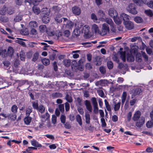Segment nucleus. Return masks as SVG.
<instances>
[{
	"instance_id": "nucleus-1",
	"label": "nucleus",
	"mask_w": 153,
	"mask_h": 153,
	"mask_svg": "<svg viewBox=\"0 0 153 153\" xmlns=\"http://www.w3.org/2000/svg\"><path fill=\"white\" fill-rule=\"evenodd\" d=\"M63 19V28L65 29H71L74 26V24L67 18H62Z\"/></svg>"
},
{
	"instance_id": "nucleus-2",
	"label": "nucleus",
	"mask_w": 153,
	"mask_h": 153,
	"mask_svg": "<svg viewBox=\"0 0 153 153\" xmlns=\"http://www.w3.org/2000/svg\"><path fill=\"white\" fill-rule=\"evenodd\" d=\"M109 31V27L108 25L105 23L102 24V29L100 31V34L104 36L108 33Z\"/></svg>"
},
{
	"instance_id": "nucleus-3",
	"label": "nucleus",
	"mask_w": 153,
	"mask_h": 153,
	"mask_svg": "<svg viewBox=\"0 0 153 153\" xmlns=\"http://www.w3.org/2000/svg\"><path fill=\"white\" fill-rule=\"evenodd\" d=\"M127 9L128 12L134 15L137 14V13L134 4H129Z\"/></svg>"
},
{
	"instance_id": "nucleus-4",
	"label": "nucleus",
	"mask_w": 153,
	"mask_h": 153,
	"mask_svg": "<svg viewBox=\"0 0 153 153\" xmlns=\"http://www.w3.org/2000/svg\"><path fill=\"white\" fill-rule=\"evenodd\" d=\"M123 24L126 28L128 30H131L134 28L133 23L129 20L123 22Z\"/></svg>"
},
{
	"instance_id": "nucleus-5",
	"label": "nucleus",
	"mask_w": 153,
	"mask_h": 153,
	"mask_svg": "<svg viewBox=\"0 0 153 153\" xmlns=\"http://www.w3.org/2000/svg\"><path fill=\"white\" fill-rule=\"evenodd\" d=\"M108 14L111 18H115L116 17H117L118 15V13L117 11L113 8H110L108 11Z\"/></svg>"
},
{
	"instance_id": "nucleus-6",
	"label": "nucleus",
	"mask_w": 153,
	"mask_h": 153,
	"mask_svg": "<svg viewBox=\"0 0 153 153\" xmlns=\"http://www.w3.org/2000/svg\"><path fill=\"white\" fill-rule=\"evenodd\" d=\"M136 121L137 122L135 123L136 126L138 128H140L143 126L145 123V118L144 117H141L140 120Z\"/></svg>"
},
{
	"instance_id": "nucleus-7",
	"label": "nucleus",
	"mask_w": 153,
	"mask_h": 153,
	"mask_svg": "<svg viewBox=\"0 0 153 153\" xmlns=\"http://www.w3.org/2000/svg\"><path fill=\"white\" fill-rule=\"evenodd\" d=\"M91 30L92 33L96 34H99L100 31L98 26L96 24H94L91 25Z\"/></svg>"
},
{
	"instance_id": "nucleus-8",
	"label": "nucleus",
	"mask_w": 153,
	"mask_h": 153,
	"mask_svg": "<svg viewBox=\"0 0 153 153\" xmlns=\"http://www.w3.org/2000/svg\"><path fill=\"white\" fill-rule=\"evenodd\" d=\"M44 14L42 18V21L44 23H47L49 22L50 19L49 16L50 12H47Z\"/></svg>"
},
{
	"instance_id": "nucleus-9",
	"label": "nucleus",
	"mask_w": 153,
	"mask_h": 153,
	"mask_svg": "<svg viewBox=\"0 0 153 153\" xmlns=\"http://www.w3.org/2000/svg\"><path fill=\"white\" fill-rule=\"evenodd\" d=\"M50 117V115L48 112L46 113L45 114L40 115V118L41 120L42 123H45L48 120Z\"/></svg>"
},
{
	"instance_id": "nucleus-10",
	"label": "nucleus",
	"mask_w": 153,
	"mask_h": 153,
	"mask_svg": "<svg viewBox=\"0 0 153 153\" xmlns=\"http://www.w3.org/2000/svg\"><path fill=\"white\" fill-rule=\"evenodd\" d=\"M141 114V112L139 111H136L132 118V120L134 121H137L140 119Z\"/></svg>"
},
{
	"instance_id": "nucleus-11",
	"label": "nucleus",
	"mask_w": 153,
	"mask_h": 153,
	"mask_svg": "<svg viewBox=\"0 0 153 153\" xmlns=\"http://www.w3.org/2000/svg\"><path fill=\"white\" fill-rule=\"evenodd\" d=\"M81 27L82 26H81ZM89 27L88 25H85L82 28H81V30L82 33L86 35H88L89 32Z\"/></svg>"
},
{
	"instance_id": "nucleus-12",
	"label": "nucleus",
	"mask_w": 153,
	"mask_h": 153,
	"mask_svg": "<svg viewBox=\"0 0 153 153\" xmlns=\"http://www.w3.org/2000/svg\"><path fill=\"white\" fill-rule=\"evenodd\" d=\"M117 100L114 99L113 100V103L114 105V109L115 111H117L120 108L121 102L120 101L116 102Z\"/></svg>"
},
{
	"instance_id": "nucleus-13",
	"label": "nucleus",
	"mask_w": 153,
	"mask_h": 153,
	"mask_svg": "<svg viewBox=\"0 0 153 153\" xmlns=\"http://www.w3.org/2000/svg\"><path fill=\"white\" fill-rule=\"evenodd\" d=\"M120 17L123 19V22L129 21L131 19V17L130 16L125 13H121L120 14Z\"/></svg>"
},
{
	"instance_id": "nucleus-14",
	"label": "nucleus",
	"mask_w": 153,
	"mask_h": 153,
	"mask_svg": "<svg viewBox=\"0 0 153 153\" xmlns=\"http://www.w3.org/2000/svg\"><path fill=\"white\" fill-rule=\"evenodd\" d=\"M72 11L76 15H79L81 13L80 8L77 6H74L72 8Z\"/></svg>"
},
{
	"instance_id": "nucleus-15",
	"label": "nucleus",
	"mask_w": 153,
	"mask_h": 153,
	"mask_svg": "<svg viewBox=\"0 0 153 153\" xmlns=\"http://www.w3.org/2000/svg\"><path fill=\"white\" fill-rule=\"evenodd\" d=\"M142 1L149 7L153 9V1L149 0H142Z\"/></svg>"
},
{
	"instance_id": "nucleus-16",
	"label": "nucleus",
	"mask_w": 153,
	"mask_h": 153,
	"mask_svg": "<svg viewBox=\"0 0 153 153\" xmlns=\"http://www.w3.org/2000/svg\"><path fill=\"white\" fill-rule=\"evenodd\" d=\"M81 26H82V25H80L79 26H78V28H76L74 30L73 34L75 36H78L80 34Z\"/></svg>"
},
{
	"instance_id": "nucleus-17",
	"label": "nucleus",
	"mask_w": 153,
	"mask_h": 153,
	"mask_svg": "<svg viewBox=\"0 0 153 153\" xmlns=\"http://www.w3.org/2000/svg\"><path fill=\"white\" fill-rule=\"evenodd\" d=\"M85 105L87 109L90 112L92 111V107L91 105V103L88 100H86L85 101Z\"/></svg>"
},
{
	"instance_id": "nucleus-18",
	"label": "nucleus",
	"mask_w": 153,
	"mask_h": 153,
	"mask_svg": "<svg viewBox=\"0 0 153 153\" xmlns=\"http://www.w3.org/2000/svg\"><path fill=\"white\" fill-rule=\"evenodd\" d=\"M22 16L23 15L21 13H19L15 17L14 20L16 22H19L22 20Z\"/></svg>"
},
{
	"instance_id": "nucleus-19",
	"label": "nucleus",
	"mask_w": 153,
	"mask_h": 153,
	"mask_svg": "<svg viewBox=\"0 0 153 153\" xmlns=\"http://www.w3.org/2000/svg\"><path fill=\"white\" fill-rule=\"evenodd\" d=\"M37 25V23L34 21H30L29 24V27L31 28L36 27Z\"/></svg>"
},
{
	"instance_id": "nucleus-20",
	"label": "nucleus",
	"mask_w": 153,
	"mask_h": 153,
	"mask_svg": "<svg viewBox=\"0 0 153 153\" xmlns=\"http://www.w3.org/2000/svg\"><path fill=\"white\" fill-rule=\"evenodd\" d=\"M39 30L41 33H43L46 32L48 30L47 29L46 26L45 25H42L39 27Z\"/></svg>"
},
{
	"instance_id": "nucleus-21",
	"label": "nucleus",
	"mask_w": 153,
	"mask_h": 153,
	"mask_svg": "<svg viewBox=\"0 0 153 153\" xmlns=\"http://www.w3.org/2000/svg\"><path fill=\"white\" fill-rule=\"evenodd\" d=\"M31 145L36 147H41L42 146L41 144H39L36 140H33L31 141Z\"/></svg>"
},
{
	"instance_id": "nucleus-22",
	"label": "nucleus",
	"mask_w": 153,
	"mask_h": 153,
	"mask_svg": "<svg viewBox=\"0 0 153 153\" xmlns=\"http://www.w3.org/2000/svg\"><path fill=\"white\" fill-rule=\"evenodd\" d=\"M127 93L125 91H123L121 96L122 104L123 105L125 102L126 97Z\"/></svg>"
},
{
	"instance_id": "nucleus-23",
	"label": "nucleus",
	"mask_w": 153,
	"mask_h": 153,
	"mask_svg": "<svg viewBox=\"0 0 153 153\" xmlns=\"http://www.w3.org/2000/svg\"><path fill=\"white\" fill-rule=\"evenodd\" d=\"M7 11V9L6 6H4L0 8V14L1 15H5Z\"/></svg>"
},
{
	"instance_id": "nucleus-24",
	"label": "nucleus",
	"mask_w": 153,
	"mask_h": 153,
	"mask_svg": "<svg viewBox=\"0 0 153 153\" xmlns=\"http://www.w3.org/2000/svg\"><path fill=\"white\" fill-rule=\"evenodd\" d=\"M114 20L116 24L117 25H120L122 22V18L120 17H116L114 19Z\"/></svg>"
},
{
	"instance_id": "nucleus-25",
	"label": "nucleus",
	"mask_w": 153,
	"mask_h": 153,
	"mask_svg": "<svg viewBox=\"0 0 153 153\" xmlns=\"http://www.w3.org/2000/svg\"><path fill=\"white\" fill-rule=\"evenodd\" d=\"M64 65L67 67H68L70 66L71 64V60L69 59H65L63 60Z\"/></svg>"
},
{
	"instance_id": "nucleus-26",
	"label": "nucleus",
	"mask_w": 153,
	"mask_h": 153,
	"mask_svg": "<svg viewBox=\"0 0 153 153\" xmlns=\"http://www.w3.org/2000/svg\"><path fill=\"white\" fill-rule=\"evenodd\" d=\"M127 60L128 62H133L134 61V58L133 56L131 54H128L127 55Z\"/></svg>"
},
{
	"instance_id": "nucleus-27",
	"label": "nucleus",
	"mask_w": 153,
	"mask_h": 153,
	"mask_svg": "<svg viewBox=\"0 0 153 153\" xmlns=\"http://www.w3.org/2000/svg\"><path fill=\"white\" fill-rule=\"evenodd\" d=\"M18 40H16V42L18 43L23 47H25L26 45L25 43L22 41V40L25 41L26 39H23L20 38H18Z\"/></svg>"
},
{
	"instance_id": "nucleus-28",
	"label": "nucleus",
	"mask_w": 153,
	"mask_h": 153,
	"mask_svg": "<svg viewBox=\"0 0 153 153\" xmlns=\"http://www.w3.org/2000/svg\"><path fill=\"white\" fill-rule=\"evenodd\" d=\"M32 10L34 13L36 14H38L40 13L39 8L36 6H34L32 8Z\"/></svg>"
},
{
	"instance_id": "nucleus-29",
	"label": "nucleus",
	"mask_w": 153,
	"mask_h": 153,
	"mask_svg": "<svg viewBox=\"0 0 153 153\" xmlns=\"http://www.w3.org/2000/svg\"><path fill=\"white\" fill-rule=\"evenodd\" d=\"M141 92V89L139 88H136L135 89L133 90L132 91V92L134 95L139 94Z\"/></svg>"
},
{
	"instance_id": "nucleus-30",
	"label": "nucleus",
	"mask_w": 153,
	"mask_h": 153,
	"mask_svg": "<svg viewBox=\"0 0 153 153\" xmlns=\"http://www.w3.org/2000/svg\"><path fill=\"white\" fill-rule=\"evenodd\" d=\"M105 22L108 24L110 25L111 27H112L113 26L114 23L111 19L109 18H106L105 19Z\"/></svg>"
},
{
	"instance_id": "nucleus-31",
	"label": "nucleus",
	"mask_w": 153,
	"mask_h": 153,
	"mask_svg": "<svg viewBox=\"0 0 153 153\" xmlns=\"http://www.w3.org/2000/svg\"><path fill=\"white\" fill-rule=\"evenodd\" d=\"M31 120V118L28 116L25 118L24 121L25 124L28 125L30 123Z\"/></svg>"
},
{
	"instance_id": "nucleus-32",
	"label": "nucleus",
	"mask_w": 153,
	"mask_h": 153,
	"mask_svg": "<svg viewBox=\"0 0 153 153\" xmlns=\"http://www.w3.org/2000/svg\"><path fill=\"white\" fill-rule=\"evenodd\" d=\"M85 122L87 124H89L90 123V117L89 114L86 113L85 114Z\"/></svg>"
},
{
	"instance_id": "nucleus-33",
	"label": "nucleus",
	"mask_w": 153,
	"mask_h": 153,
	"mask_svg": "<svg viewBox=\"0 0 153 153\" xmlns=\"http://www.w3.org/2000/svg\"><path fill=\"white\" fill-rule=\"evenodd\" d=\"M37 110L41 113H42L45 112V108L42 105H40L39 106Z\"/></svg>"
},
{
	"instance_id": "nucleus-34",
	"label": "nucleus",
	"mask_w": 153,
	"mask_h": 153,
	"mask_svg": "<svg viewBox=\"0 0 153 153\" xmlns=\"http://www.w3.org/2000/svg\"><path fill=\"white\" fill-rule=\"evenodd\" d=\"M76 117L77 122L81 126L82 125V121L80 116L79 114L77 115L76 116Z\"/></svg>"
},
{
	"instance_id": "nucleus-35",
	"label": "nucleus",
	"mask_w": 153,
	"mask_h": 153,
	"mask_svg": "<svg viewBox=\"0 0 153 153\" xmlns=\"http://www.w3.org/2000/svg\"><path fill=\"white\" fill-rule=\"evenodd\" d=\"M55 20L57 23H60L62 21V19L61 18V16L57 15L55 18Z\"/></svg>"
},
{
	"instance_id": "nucleus-36",
	"label": "nucleus",
	"mask_w": 153,
	"mask_h": 153,
	"mask_svg": "<svg viewBox=\"0 0 153 153\" xmlns=\"http://www.w3.org/2000/svg\"><path fill=\"white\" fill-rule=\"evenodd\" d=\"M19 64V61L18 60H16L14 63V65L15 66V68H14L13 70V72H15L16 73L19 72V71L17 70H16V69L17 68L16 67L18 66V65Z\"/></svg>"
},
{
	"instance_id": "nucleus-37",
	"label": "nucleus",
	"mask_w": 153,
	"mask_h": 153,
	"mask_svg": "<svg viewBox=\"0 0 153 153\" xmlns=\"http://www.w3.org/2000/svg\"><path fill=\"white\" fill-rule=\"evenodd\" d=\"M13 48L11 47H9L7 49V53L8 55L11 56L13 54Z\"/></svg>"
},
{
	"instance_id": "nucleus-38",
	"label": "nucleus",
	"mask_w": 153,
	"mask_h": 153,
	"mask_svg": "<svg viewBox=\"0 0 153 153\" xmlns=\"http://www.w3.org/2000/svg\"><path fill=\"white\" fill-rule=\"evenodd\" d=\"M43 64L45 65H47L49 64L50 61L48 59L44 58L42 61Z\"/></svg>"
},
{
	"instance_id": "nucleus-39",
	"label": "nucleus",
	"mask_w": 153,
	"mask_h": 153,
	"mask_svg": "<svg viewBox=\"0 0 153 153\" xmlns=\"http://www.w3.org/2000/svg\"><path fill=\"white\" fill-rule=\"evenodd\" d=\"M120 57L123 62H125L126 59V53L125 52H121L120 53Z\"/></svg>"
},
{
	"instance_id": "nucleus-40",
	"label": "nucleus",
	"mask_w": 153,
	"mask_h": 153,
	"mask_svg": "<svg viewBox=\"0 0 153 153\" xmlns=\"http://www.w3.org/2000/svg\"><path fill=\"white\" fill-rule=\"evenodd\" d=\"M97 15L100 17H104L105 15L103 11L101 10H100L98 11Z\"/></svg>"
},
{
	"instance_id": "nucleus-41",
	"label": "nucleus",
	"mask_w": 153,
	"mask_h": 153,
	"mask_svg": "<svg viewBox=\"0 0 153 153\" xmlns=\"http://www.w3.org/2000/svg\"><path fill=\"white\" fill-rule=\"evenodd\" d=\"M79 52V50L74 51H72V53H74L73 54V57L74 59L77 58L79 57V55L78 54L76 53H78Z\"/></svg>"
},
{
	"instance_id": "nucleus-42",
	"label": "nucleus",
	"mask_w": 153,
	"mask_h": 153,
	"mask_svg": "<svg viewBox=\"0 0 153 153\" xmlns=\"http://www.w3.org/2000/svg\"><path fill=\"white\" fill-rule=\"evenodd\" d=\"M18 107L16 105H13L11 108V111L14 114H15L17 112Z\"/></svg>"
},
{
	"instance_id": "nucleus-43",
	"label": "nucleus",
	"mask_w": 153,
	"mask_h": 153,
	"mask_svg": "<svg viewBox=\"0 0 153 153\" xmlns=\"http://www.w3.org/2000/svg\"><path fill=\"white\" fill-rule=\"evenodd\" d=\"M47 34L49 36H54L55 34V30H50L47 31Z\"/></svg>"
},
{
	"instance_id": "nucleus-44",
	"label": "nucleus",
	"mask_w": 153,
	"mask_h": 153,
	"mask_svg": "<svg viewBox=\"0 0 153 153\" xmlns=\"http://www.w3.org/2000/svg\"><path fill=\"white\" fill-rule=\"evenodd\" d=\"M134 21L137 23H140L143 21V20L141 17L137 16L134 18Z\"/></svg>"
},
{
	"instance_id": "nucleus-45",
	"label": "nucleus",
	"mask_w": 153,
	"mask_h": 153,
	"mask_svg": "<svg viewBox=\"0 0 153 153\" xmlns=\"http://www.w3.org/2000/svg\"><path fill=\"white\" fill-rule=\"evenodd\" d=\"M8 118L10 119L13 120H15L16 118V116L15 114H10L8 116Z\"/></svg>"
},
{
	"instance_id": "nucleus-46",
	"label": "nucleus",
	"mask_w": 153,
	"mask_h": 153,
	"mask_svg": "<svg viewBox=\"0 0 153 153\" xmlns=\"http://www.w3.org/2000/svg\"><path fill=\"white\" fill-rule=\"evenodd\" d=\"M145 13L147 16L150 17H152L153 15L152 11L150 10H146Z\"/></svg>"
},
{
	"instance_id": "nucleus-47",
	"label": "nucleus",
	"mask_w": 153,
	"mask_h": 153,
	"mask_svg": "<svg viewBox=\"0 0 153 153\" xmlns=\"http://www.w3.org/2000/svg\"><path fill=\"white\" fill-rule=\"evenodd\" d=\"M32 111V108L31 107H28L27 108L26 111V114L27 116H29L30 113Z\"/></svg>"
},
{
	"instance_id": "nucleus-48",
	"label": "nucleus",
	"mask_w": 153,
	"mask_h": 153,
	"mask_svg": "<svg viewBox=\"0 0 153 153\" xmlns=\"http://www.w3.org/2000/svg\"><path fill=\"white\" fill-rule=\"evenodd\" d=\"M146 126L148 128L152 127L153 126V120L148 121L146 123Z\"/></svg>"
},
{
	"instance_id": "nucleus-49",
	"label": "nucleus",
	"mask_w": 153,
	"mask_h": 153,
	"mask_svg": "<svg viewBox=\"0 0 153 153\" xmlns=\"http://www.w3.org/2000/svg\"><path fill=\"white\" fill-rule=\"evenodd\" d=\"M52 97L53 98L59 97L62 96V94L59 93H55L52 94Z\"/></svg>"
},
{
	"instance_id": "nucleus-50",
	"label": "nucleus",
	"mask_w": 153,
	"mask_h": 153,
	"mask_svg": "<svg viewBox=\"0 0 153 153\" xmlns=\"http://www.w3.org/2000/svg\"><path fill=\"white\" fill-rule=\"evenodd\" d=\"M6 82L4 81L3 79H0V88H2L5 87Z\"/></svg>"
},
{
	"instance_id": "nucleus-51",
	"label": "nucleus",
	"mask_w": 153,
	"mask_h": 153,
	"mask_svg": "<svg viewBox=\"0 0 153 153\" xmlns=\"http://www.w3.org/2000/svg\"><path fill=\"white\" fill-rule=\"evenodd\" d=\"M20 59L22 61H24L25 59V54L24 51H21L20 53Z\"/></svg>"
},
{
	"instance_id": "nucleus-52",
	"label": "nucleus",
	"mask_w": 153,
	"mask_h": 153,
	"mask_svg": "<svg viewBox=\"0 0 153 153\" xmlns=\"http://www.w3.org/2000/svg\"><path fill=\"white\" fill-rule=\"evenodd\" d=\"M136 60L138 62H140L142 61L141 55L140 53L137 54Z\"/></svg>"
},
{
	"instance_id": "nucleus-53",
	"label": "nucleus",
	"mask_w": 153,
	"mask_h": 153,
	"mask_svg": "<svg viewBox=\"0 0 153 153\" xmlns=\"http://www.w3.org/2000/svg\"><path fill=\"white\" fill-rule=\"evenodd\" d=\"M32 106L34 109H37L39 107L38 102H32Z\"/></svg>"
},
{
	"instance_id": "nucleus-54",
	"label": "nucleus",
	"mask_w": 153,
	"mask_h": 153,
	"mask_svg": "<svg viewBox=\"0 0 153 153\" xmlns=\"http://www.w3.org/2000/svg\"><path fill=\"white\" fill-rule=\"evenodd\" d=\"M39 54L38 53H36L33 55L32 60L34 62L36 61L38 59Z\"/></svg>"
},
{
	"instance_id": "nucleus-55",
	"label": "nucleus",
	"mask_w": 153,
	"mask_h": 153,
	"mask_svg": "<svg viewBox=\"0 0 153 153\" xmlns=\"http://www.w3.org/2000/svg\"><path fill=\"white\" fill-rule=\"evenodd\" d=\"M141 53L142 56L144 59V60L145 61H147L148 60V56L146 54V53L142 51Z\"/></svg>"
},
{
	"instance_id": "nucleus-56",
	"label": "nucleus",
	"mask_w": 153,
	"mask_h": 153,
	"mask_svg": "<svg viewBox=\"0 0 153 153\" xmlns=\"http://www.w3.org/2000/svg\"><path fill=\"white\" fill-rule=\"evenodd\" d=\"M91 100L93 106L98 105L96 99L95 97H92L91 99Z\"/></svg>"
},
{
	"instance_id": "nucleus-57",
	"label": "nucleus",
	"mask_w": 153,
	"mask_h": 153,
	"mask_svg": "<svg viewBox=\"0 0 153 153\" xmlns=\"http://www.w3.org/2000/svg\"><path fill=\"white\" fill-rule=\"evenodd\" d=\"M107 65L108 67V68L109 69H111L113 67V63L111 61H108L107 63Z\"/></svg>"
},
{
	"instance_id": "nucleus-58",
	"label": "nucleus",
	"mask_w": 153,
	"mask_h": 153,
	"mask_svg": "<svg viewBox=\"0 0 153 153\" xmlns=\"http://www.w3.org/2000/svg\"><path fill=\"white\" fill-rule=\"evenodd\" d=\"M93 111L94 114H97L98 113V105H93Z\"/></svg>"
},
{
	"instance_id": "nucleus-59",
	"label": "nucleus",
	"mask_w": 153,
	"mask_h": 153,
	"mask_svg": "<svg viewBox=\"0 0 153 153\" xmlns=\"http://www.w3.org/2000/svg\"><path fill=\"white\" fill-rule=\"evenodd\" d=\"M65 99L69 102H71L72 101V100L71 97L69 96L68 94L66 95Z\"/></svg>"
},
{
	"instance_id": "nucleus-60",
	"label": "nucleus",
	"mask_w": 153,
	"mask_h": 153,
	"mask_svg": "<svg viewBox=\"0 0 153 153\" xmlns=\"http://www.w3.org/2000/svg\"><path fill=\"white\" fill-rule=\"evenodd\" d=\"M58 108L59 109L61 112H63L64 111V107L63 104H59L58 105Z\"/></svg>"
},
{
	"instance_id": "nucleus-61",
	"label": "nucleus",
	"mask_w": 153,
	"mask_h": 153,
	"mask_svg": "<svg viewBox=\"0 0 153 153\" xmlns=\"http://www.w3.org/2000/svg\"><path fill=\"white\" fill-rule=\"evenodd\" d=\"M101 122L102 123V127H105L106 126V124L105 122V120L104 118L101 119Z\"/></svg>"
},
{
	"instance_id": "nucleus-62",
	"label": "nucleus",
	"mask_w": 153,
	"mask_h": 153,
	"mask_svg": "<svg viewBox=\"0 0 153 153\" xmlns=\"http://www.w3.org/2000/svg\"><path fill=\"white\" fill-rule=\"evenodd\" d=\"M63 35L66 37H68L70 35V32L68 30H65L63 33Z\"/></svg>"
},
{
	"instance_id": "nucleus-63",
	"label": "nucleus",
	"mask_w": 153,
	"mask_h": 153,
	"mask_svg": "<svg viewBox=\"0 0 153 153\" xmlns=\"http://www.w3.org/2000/svg\"><path fill=\"white\" fill-rule=\"evenodd\" d=\"M52 123L55 124L56 123V117L55 115H53L52 117Z\"/></svg>"
},
{
	"instance_id": "nucleus-64",
	"label": "nucleus",
	"mask_w": 153,
	"mask_h": 153,
	"mask_svg": "<svg viewBox=\"0 0 153 153\" xmlns=\"http://www.w3.org/2000/svg\"><path fill=\"white\" fill-rule=\"evenodd\" d=\"M66 117L64 115H61L60 117V120L61 122L65 124V122Z\"/></svg>"
}]
</instances>
